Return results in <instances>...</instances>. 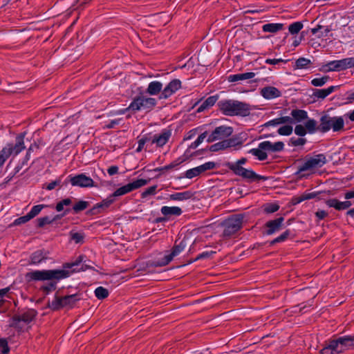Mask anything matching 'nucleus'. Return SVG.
<instances>
[{
  "label": "nucleus",
  "instance_id": "1",
  "mask_svg": "<svg viewBox=\"0 0 354 354\" xmlns=\"http://www.w3.org/2000/svg\"><path fill=\"white\" fill-rule=\"evenodd\" d=\"M69 276V270L65 269L34 270L26 274V278L28 281H49L47 284L40 288V290L42 291L45 295H48L51 292L55 290L58 281Z\"/></svg>",
  "mask_w": 354,
  "mask_h": 354
},
{
  "label": "nucleus",
  "instance_id": "2",
  "mask_svg": "<svg viewBox=\"0 0 354 354\" xmlns=\"http://www.w3.org/2000/svg\"><path fill=\"white\" fill-rule=\"evenodd\" d=\"M220 111L225 115L247 117L254 106L250 104L234 100H223L217 103Z\"/></svg>",
  "mask_w": 354,
  "mask_h": 354
},
{
  "label": "nucleus",
  "instance_id": "3",
  "mask_svg": "<svg viewBox=\"0 0 354 354\" xmlns=\"http://www.w3.org/2000/svg\"><path fill=\"white\" fill-rule=\"evenodd\" d=\"M354 346V337L346 335L326 342L320 350L321 354H339Z\"/></svg>",
  "mask_w": 354,
  "mask_h": 354
},
{
  "label": "nucleus",
  "instance_id": "4",
  "mask_svg": "<svg viewBox=\"0 0 354 354\" xmlns=\"http://www.w3.org/2000/svg\"><path fill=\"white\" fill-rule=\"evenodd\" d=\"M246 158H241L235 162H226L224 166L231 170L235 175L242 177L250 182L266 180L267 177L256 174L251 169L244 168L242 165L247 162Z\"/></svg>",
  "mask_w": 354,
  "mask_h": 354
},
{
  "label": "nucleus",
  "instance_id": "5",
  "mask_svg": "<svg viewBox=\"0 0 354 354\" xmlns=\"http://www.w3.org/2000/svg\"><path fill=\"white\" fill-rule=\"evenodd\" d=\"M25 133H20L16 137L15 143H9L0 151V169H1L6 160L11 156H17L26 147L24 145Z\"/></svg>",
  "mask_w": 354,
  "mask_h": 354
},
{
  "label": "nucleus",
  "instance_id": "6",
  "mask_svg": "<svg viewBox=\"0 0 354 354\" xmlns=\"http://www.w3.org/2000/svg\"><path fill=\"white\" fill-rule=\"evenodd\" d=\"M319 124L317 131L321 133H326L330 129L334 132L340 131L344 129V122L342 116L330 117L324 114L320 118Z\"/></svg>",
  "mask_w": 354,
  "mask_h": 354
},
{
  "label": "nucleus",
  "instance_id": "7",
  "mask_svg": "<svg viewBox=\"0 0 354 354\" xmlns=\"http://www.w3.org/2000/svg\"><path fill=\"white\" fill-rule=\"evenodd\" d=\"M80 299L77 294L66 295L64 297H59L57 294L55 299L48 303V307L53 310H58L64 307L73 308L77 301Z\"/></svg>",
  "mask_w": 354,
  "mask_h": 354
},
{
  "label": "nucleus",
  "instance_id": "8",
  "mask_svg": "<svg viewBox=\"0 0 354 354\" xmlns=\"http://www.w3.org/2000/svg\"><path fill=\"white\" fill-rule=\"evenodd\" d=\"M156 104L157 100L155 98L140 95L133 99L129 106V109H131V111L133 112H136L142 109L149 111L153 109Z\"/></svg>",
  "mask_w": 354,
  "mask_h": 354
},
{
  "label": "nucleus",
  "instance_id": "9",
  "mask_svg": "<svg viewBox=\"0 0 354 354\" xmlns=\"http://www.w3.org/2000/svg\"><path fill=\"white\" fill-rule=\"evenodd\" d=\"M243 218V214H234L225 220L223 223L224 226L223 237H230L236 233L242 227Z\"/></svg>",
  "mask_w": 354,
  "mask_h": 354
},
{
  "label": "nucleus",
  "instance_id": "10",
  "mask_svg": "<svg viewBox=\"0 0 354 354\" xmlns=\"http://www.w3.org/2000/svg\"><path fill=\"white\" fill-rule=\"evenodd\" d=\"M187 245L186 240L183 239L178 244L175 243L170 254L165 255L162 259L152 261L150 265L153 267H162L168 265L175 257L184 250Z\"/></svg>",
  "mask_w": 354,
  "mask_h": 354
},
{
  "label": "nucleus",
  "instance_id": "11",
  "mask_svg": "<svg viewBox=\"0 0 354 354\" xmlns=\"http://www.w3.org/2000/svg\"><path fill=\"white\" fill-rule=\"evenodd\" d=\"M70 183L72 186L79 187H92L95 186L93 180L84 174L75 176L69 175L63 182L64 184Z\"/></svg>",
  "mask_w": 354,
  "mask_h": 354
},
{
  "label": "nucleus",
  "instance_id": "12",
  "mask_svg": "<svg viewBox=\"0 0 354 354\" xmlns=\"http://www.w3.org/2000/svg\"><path fill=\"white\" fill-rule=\"evenodd\" d=\"M232 133L233 128L232 127L225 125L217 127L208 136L207 142L208 143H212L218 140H225V138L230 137Z\"/></svg>",
  "mask_w": 354,
  "mask_h": 354
},
{
  "label": "nucleus",
  "instance_id": "13",
  "mask_svg": "<svg viewBox=\"0 0 354 354\" xmlns=\"http://www.w3.org/2000/svg\"><path fill=\"white\" fill-rule=\"evenodd\" d=\"M148 180L138 179L132 183H129L122 187L118 188L112 194H111V196L113 198H114L115 197L125 195L135 189H137L148 184Z\"/></svg>",
  "mask_w": 354,
  "mask_h": 354
},
{
  "label": "nucleus",
  "instance_id": "14",
  "mask_svg": "<svg viewBox=\"0 0 354 354\" xmlns=\"http://www.w3.org/2000/svg\"><path fill=\"white\" fill-rule=\"evenodd\" d=\"M283 221L284 218L282 216L274 220L268 221L264 225L263 234L266 235H272L279 232L282 229Z\"/></svg>",
  "mask_w": 354,
  "mask_h": 354
},
{
  "label": "nucleus",
  "instance_id": "15",
  "mask_svg": "<svg viewBox=\"0 0 354 354\" xmlns=\"http://www.w3.org/2000/svg\"><path fill=\"white\" fill-rule=\"evenodd\" d=\"M114 201L115 198H113L110 195L102 202L95 204L92 208L88 209L86 214L88 216H94L104 212Z\"/></svg>",
  "mask_w": 354,
  "mask_h": 354
},
{
  "label": "nucleus",
  "instance_id": "16",
  "mask_svg": "<svg viewBox=\"0 0 354 354\" xmlns=\"http://www.w3.org/2000/svg\"><path fill=\"white\" fill-rule=\"evenodd\" d=\"M37 313L34 309H28L22 314H15L12 317V326L17 327L20 322L28 324L33 320Z\"/></svg>",
  "mask_w": 354,
  "mask_h": 354
},
{
  "label": "nucleus",
  "instance_id": "17",
  "mask_svg": "<svg viewBox=\"0 0 354 354\" xmlns=\"http://www.w3.org/2000/svg\"><path fill=\"white\" fill-rule=\"evenodd\" d=\"M171 136V131L164 129L160 133L151 136V145L155 144L157 147H162L165 145Z\"/></svg>",
  "mask_w": 354,
  "mask_h": 354
},
{
  "label": "nucleus",
  "instance_id": "18",
  "mask_svg": "<svg viewBox=\"0 0 354 354\" xmlns=\"http://www.w3.org/2000/svg\"><path fill=\"white\" fill-rule=\"evenodd\" d=\"M299 161H302V163L297 167V170L295 173V176L298 178H307L310 174L315 173L306 157L304 160H297L296 162Z\"/></svg>",
  "mask_w": 354,
  "mask_h": 354
},
{
  "label": "nucleus",
  "instance_id": "19",
  "mask_svg": "<svg viewBox=\"0 0 354 354\" xmlns=\"http://www.w3.org/2000/svg\"><path fill=\"white\" fill-rule=\"evenodd\" d=\"M181 87V82L178 79L171 80L162 91L159 95L160 100H165L171 96Z\"/></svg>",
  "mask_w": 354,
  "mask_h": 354
},
{
  "label": "nucleus",
  "instance_id": "20",
  "mask_svg": "<svg viewBox=\"0 0 354 354\" xmlns=\"http://www.w3.org/2000/svg\"><path fill=\"white\" fill-rule=\"evenodd\" d=\"M306 158L310 162L314 172H315L316 169L323 167L327 162L326 157L324 153H318L312 156L307 155Z\"/></svg>",
  "mask_w": 354,
  "mask_h": 354
},
{
  "label": "nucleus",
  "instance_id": "21",
  "mask_svg": "<svg viewBox=\"0 0 354 354\" xmlns=\"http://www.w3.org/2000/svg\"><path fill=\"white\" fill-rule=\"evenodd\" d=\"M84 256L80 255L79 256L76 260L72 263H64L63 266L64 269L68 270L73 268V270L70 272V274L75 272H80V271H84L86 269H93V268L87 264H82V266L78 268L77 266H80L81 263L83 262Z\"/></svg>",
  "mask_w": 354,
  "mask_h": 354
},
{
  "label": "nucleus",
  "instance_id": "22",
  "mask_svg": "<svg viewBox=\"0 0 354 354\" xmlns=\"http://www.w3.org/2000/svg\"><path fill=\"white\" fill-rule=\"evenodd\" d=\"M259 147L267 151L279 152L283 150L284 144L281 141L272 143L270 141H263L259 144Z\"/></svg>",
  "mask_w": 354,
  "mask_h": 354
},
{
  "label": "nucleus",
  "instance_id": "23",
  "mask_svg": "<svg viewBox=\"0 0 354 354\" xmlns=\"http://www.w3.org/2000/svg\"><path fill=\"white\" fill-rule=\"evenodd\" d=\"M261 95L267 100H271L279 97L281 95V92L274 86H266L261 90Z\"/></svg>",
  "mask_w": 354,
  "mask_h": 354
},
{
  "label": "nucleus",
  "instance_id": "24",
  "mask_svg": "<svg viewBox=\"0 0 354 354\" xmlns=\"http://www.w3.org/2000/svg\"><path fill=\"white\" fill-rule=\"evenodd\" d=\"M290 124L301 122L308 118V113L302 109H293L290 112Z\"/></svg>",
  "mask_w": 354,
  "mask_h": 354
},
{
  "label": "nucleus",
  "instance_id": "25",
  "mask_svg": "<svg viewBox=\"0 0 354 354\" xmlns=\"http://www.w3.org/2000/svg\"><path fill=\"white\" fill-rule=\"evenodd\" d=\"M326 205L330 207H334L337 210H344L349 208L352 203L349 201H339L336 198H332L326 201Z\"/></svg>",
  "mask_w": 354,
  "mask_h": 354
},
{
  "label": "nucleus",
  "instance_id": "26",
  "mask_svg": "<svg viewBox=\"0 0 354 354\" xmlns=\"http://www.w3.org/2000/svg\"><path fill=\"white\" fill-rule=\"evenodd\" d=\"M325 67L328 68L326 71H340L346 69L344 59L329 62L325 65Z\"/></svg>",
  "mask_w": 354,
  "mask_h": 354
},
{
  "label": "nucleus",
  "instance_id": "27",
  "mask_svg": "<svg viewBox=\"0 0 354 354\" xmlns=\"http://www.w3.org/2000/svg\"><path fill=\"white\" fill-rule=\"evenodd\" d=\"M338 87H339V86H330L326 89H318V88L314 89L313 93V96L317 99L324 100L328 95H329L330 93L334 92L335 91V89H337Z\"/></svg>",
  "mask_w": 354,
  "mask_h": 354
},
{
  "label": "nucleus",
  "instance_id": "28",
  "mask_svg": "<svg viewBox=\"0 0 354 354\" xmlns=\"http://www.w3.org/2000/svg\"><path fill=\"white\" fill-rule=\"evenodd\" d=\"M187 160V158L185 157V156H183L179 157L176 160H174L170 164H169L166 166H164V167H157V168L154 169L153 171H160V172H164L166 171H169V170L176 168L178 165H180V164H182Z\"/></svg>",
  "mask_w": 354,
  "mask_h": 354
},
{
  "label": "nucleus",
  "instance_id": "29",
  "mask_svg": "<svg viewBox=\"0 0 354 354\" xmlns=\"http://www.w3.org/2000/svg\"><path fill=\"white\" fill-rule=\"evenodd\" d=\"M162 91V84L158 81H153L149 84L145 92L150 95H160Z\"/></svg>",
  "mask_w": 354,
  "mask_h": 354
},
{
  "label": "nucleus",
  "instance_id": "30",
  "mask_svg": "<svg viewBox=\"0 0 354 354\" xmlns=\"http://www.w3.org/2000/svg\"><path fill=\"white\" fill-rule=\"evenodd\" d=\"M217 95H212L208 97L197 109V113H201L205 110L212 107L215 104L218 100Z\"/></svg>",
  "mask_w": 354,
  "mask_h": 354
},
{
  "label": "nucleus",
  "instance_id": "31",
  "mask_svg": "<svg viewBox=\"0 0 354 354\" xmlns=\"http://www.w3.org/2000/svg\"><path fill=\"white\" fill-rule=\"evenodd\" d=\"M194 194L191 191H185L183 192H177L169 196L170 200L172 201H185L192 198Z\"/></svg>",
  "mask_w": 354,
  "mask_h": 354
},
{
  "label": "nucleus",
  "instance_id": "32",
  "mask_svg": "<svg viewBox=\"0 0 354 354\" xmlns=\"http://www.w3.org/2000/svg\"><path fill=\"white\" fill-rule=\"evenodd\" d=\"M290 116H282L278 118L271 120L264 124V127H268L270 126H277L282 124H290Z\"/></svg>",
  "mask_w": 354,
  "mask_h": 354
},
{
  "label": "nucleus",
  "instance_id": "33",
  "mask_svg": "<svg viewBox=\"0 0 354 354\" xmlns=\"http://www.w3.org/2000/svg\"><path fill=\"white\" fill-rule=\"evenodd\" d=\"M283 28V24L279 23H270L266 24L262 26V30L266 32L275 33L279 30H281Z\"/></svg>",
  "mask_w": 354,
  "mask_h": 354
},
{
  "label": "nucleus",
  "instance_id": "34",
  "mask_svg": "<svg viewBox=\"0 0 354 354\" xmlns=\"http://www.w3.org/2000/svg\"><path fill=\"white\" fill-rule=\"evenodd\" d=\"M161 213L165 216L171 215L180 216L182 214V209L178 207L163 206L161 208Z\"/></svg>",
  "mask_w": 354,
  "mask_h": 354
},
{
  "label": "nucleus",
  "instance_id": "35",
  "mask_svg": "<svg viewBox=\"0 0 354 354\" xmlns=\"http://www.w3.org/2000/svg\"><path fill=\"white\" fill-rule=\"evenodd\" d=\"M255 76V73L253 72H248L245 73H238L235 75H230L229 77L230 82H237L242 81L245 80L252 79Z\"/></svg>",
  "mask_w": 354,
  "mask_h": 354
},
{
  "label": "nucleus",
  "instance_id": "36",
  "mask_svg": "<svg viewBox=\"0 0 354 354\" xmlns=\"http://www.w3.org/2000/svg\"><path fill=\"white\" fill-rule=\"evenodd\" d=\"M331 28L330 26H324L322 25H317V27L311 29V32L313 35H317L318 38H321L322 37H326L328 33L331 31Z\"/></svg>",
  "mask_w": 354,
  "mask_h": 354
},
{
  "label": "nucleus",
  "instance_id": "37",
  "mask_svg": "<svg viewBox=\"0 0 354 354\" xmlns=\"http://www.w3.org/2000/svg\"><path fill=\"white\" fill-rule=\"evenodd\" d=\"M45 259L46 257L44 252L42 250H37L31 254L30 264H38Z\"/></svg>",
  "mask_w": 354,
  "mask_h": 354
},
{
  "label": "nucleus",
  "instance_id": "38",
  "mask_svg": "<svg viewBox=\"0 0 354 354\" xmlns=\"http://www.w3.org/2000/svg\"><path fill=\"white\" fill-rule=\"evenodd\" d=\"M267 151L260 147L257 149H252L248 152L256 156L259 160H266L268 158Z\"/></svg>",
  "mask_w": 354,
  "mask_h": 354
},
{
  "label": "nucleus",
  "instance_id": "39",
  "mask_svg": "<svg viewBox=\"0 0 354 354\" xmlns=\"http://www.w3.org/2000/svg\"><path fill=\"white\" fill-rule=\"evenodd\" d=\"M89 205V203L85 201H78L72 207L74 214H78L86 209Z\"/></svg>",
  "mask_w": 354,
  "mask_h": 354
},
{
  "label": "nucleus",
  "instance_id": "40",
  "mask_svg": "<svg viewBox=\"0 0 354 354\" xmlns=\"http://www.w3.org/2000/svg\"><path fill=\"white\" fill-rule=\"evenodd\" d=\"M63 177H64V176H60L59 177H58L55 180H53V181L50 182V183H48L46 186L45 188L47 190H52V189H55L57 186L59 187V188H61L63 186L66 185L67 184H64L63 183V182L64 181V180H63Z\"/></svg>",
  "mask_w": 354,
  "mask_h": 354
},
{
  "label": "nucleus",
  "instance_id": "41",
  "mask_svg": "<svg viewBox=\"0 0 354 354\" xmlns=\"http://www.w3.org/2000/svg\"><path fill=\"white\" fill-rule=\"evenodd\" d=\"M202 174L200 167H196L187 170L184 174V177L192 179L194 177L198 176Z\"/></svg>",
  "mask_w": 354,
  "mask_h": 354
},
{
  "label": "nucleus",
  "instance_id": "42",
  "mask_svg": "<svg viewBox=\"0 0 354 354\" xmlns=\"http://www.w3.org/2000/svg\"><path fill=\"white\" fill-rule=\"evenodd\" d=\"M304 26L302 22L296 21L289 25L288 30L291 35L297 34L302 28Z\"/></svg>",
  "mask_w": 354,
  "mask_h": 354
},
{
  "label": "nucleus",
  "instance_id": "43",
  "mask_svg": "<svg viewBox=\"0 0 354 354\" xmlns=\"http://www.w3.org/2000/svg\"><path fill=\"white\" fill-rule=\"evenodd\" d=\"M305 128L307 132L313 133L317 131V122L314 119H309L305 122Z\"/></svg>",
  "mask_w": 354,
  "mask_h": 354
},
{
  "label": "nucleus",
  "instance_id": "44",
  "mask_svg": "<svg viewBox=\"0 0 354 354\" xmlns=\"http://www.w3.org/2000/svg\"><path fill=\"white\" fill-rule=\"evenodd\" d=\"M95 295L98 299H104L109 296V291L105 288L100 286L95 290Z\"/></svg>",
  "mask_w": 354,
  "mask_h": 354
},
{
  "label": "nucleus",
  "instance_id": "45",
  "mask_svg": "<svg viewBox=\"0 0 354 354\" xmlns=\"http://www.w3.org/2000/svg\"><path fill=\"white\" fill-rule=\"evenodd\" d=\"M311 64L310 59L300 57L295 62V66L297 68H307Z\"/></svg>",
  "mask_w": 354,
  "mask_h": 354
},
{
  "label": "nucleus",
  "instance_id": "46",
  "mask_svg": "<svg viewBox=\"0 0 354 354\" xmlns=\"http://www.w3.org/2000/svg\"><path fill=\"white\" fill-rule=\"evenodd\" d=\"M293 131L292 126L290 124L279 127L277 130V133L281 136H290L292 134Z\"/></svg>",
  "mask_w": 354,
  "mask_h": 354
},
{
  "label": "nucleus",
  "instance_id": "47",
  "mask_svg": "<svg viewBox=\"0 0 354 354\" xmlns=\"http://www.w3.org/2000/svg\"><path fill=\"white\" fill-rule=\"evenodd\" d=\"M290 230H286L284 232H283L280 236H279L278 237L275 238L274 239H273L271 242H270V245H273L276 243H281V242H283L285 241L288 238V236H290Z\"/></svg>",
  "mask_w": 354,
  "mask_h": 354
},
{
  "label": "nucleus",
  "instance_id": "48",
  "mask_svg": "<svg viewBox=\"0 0 354 354\" xmlns=\"http://www.w3.org/2000/svg\"><path fill=\"white\" fill-rule=\"evenodd\" d=\"M227 149V146L225 145V140H223L221 142H218L217 143L212 145L209 147V151H213V152H216V151H218L220 150H224V149Z\"/></svg>",
  "mask_w": 354,
  "mask_h": 354
},
{
  "label": "nucleus",
  "instance_id": "49",
  "mask_svg": "<svg viewBox=\"0 0 354 354\" xmlns=\"http://www.w3.org/2000/svg\"><path fill=\"white\" fill-rule=\"evenodd\" d=\"M149 142L151 143V135L142 136V138L138 140V146L136 151L138 152L141 151L144 147V145Z\"/></svg>",
  "mask_w": 354,
  "mask_h": 354
},
{
  "label": "nucleus",
  "instance_id": "50",
  "mask_svg": "<svg viewBox=\"0 0 354 354\" xmlns=\"http://www.w3.org/2000/svg\"><path fill=\"white\" fill-rule=\"evenodd\" d=\"M329 79L330 77L327 75L319 78H314L311 80V84L314 86H322L328 82Z\"/></svg>",
  "mask_w": 354,
  "mask_h": 354
},
{
  "label": "nucleus",
  "instance_id": "51",
  "mask_svg": "<svg viewBox=\"0 0 354 354\" xmlns=\"http://www.w3.org/2000/svg\"><path fill=\"white\" fill-rule=\"evenodd\" d=\"M307 140L306 138H291L289 140V145L297 147V146H303L306 143Z\"/></svg>",
  "mask_w": 354,
  "mask_h": 354
},
{
  "label": "nucleus",
  "instance_id": "52",
  "mask_svg": "<svg viewBox=\"0 0 354 354\" xmlns=\"http://www.w3.org/2000/svg\"><path fill=\"white\" fill-rule=\"evenodd\" d=\"M263 208L266 213L271 214L278 211L279 205L276 203H267L264 205Z\"/></svg>",
  "mask_w": 354,
  "mask_h": 354
},
{
  "label": "nucleus",
  "instance_id": "53",
  "mask_svg": "<svg viewBox=\"0 0 354 354\" xmlns=\"http://www.w3.org/2000/svg\"><path fill=\"white\" fill-rule=\"evenodd\" d=\"M46 205H37L32 207L31 210L28 213L29 216L31 218H34L37 215L39 214V212L41 211V209L45 207Z\"/></svg>",
  "mask_w": 354,
  "mask_h": 354
},
{
  "label": "nucleus",
  "instance_id": "54",
  "mask_svg": "<svg viewBox=\"0 0 354 354\" xmlns=\"http://www.w3.org/2000/svg\"><path fill=\"white\" fill-rule=\"evenodd\" d=\"M0 354H8L10 348L8 344V341L5 338L0 339Z\"/></svg>",
  "mask_w": 354,
  "mask_h": 354
},
{
  "label": "nucleus",
  "instance_id": "55",
  "mask_svg": "<svg viewBox=\"0 0 354 354\" xmlns=\"http://www.w3.org/2000/svg\"><path fill=\"white\" fill-rule=\"evenodd\" d=\"M225 142L227 146V149L232 147L241 146L242 142L239 141L237 138H229L225 139Z\"/></svg>",
  "mask_w": 354,
  "mask_h": 354
},
{
  "label": "nucleus",
  "instance_id": "56",
  "mask_svg": "<svg viewBox=\"0 0 354 354\" xmlns=\"http://www.w3.org/2000/svg\"><path fill=\"white\" fill-rule=\"evenodd\" d=\"M53 223V220L51 218L46 216L37 219V227H43L46 224H50Z\"/></svg>",
  "mask_w": 354,
  "mask_h": 354
},
{
  "label": "nucleus",
  "instance_id": "57",
  "mask_svg": "<svg viewBox=\"0 0 354 354\" xmlns=\"http://www.w3.org/2000/svg\"><path fill=\"white\" fill-rule=\"evenodd\" d=\"M35 149H39V145H37L36 142H34V143L31 144L30 147L28 149L26 155V156L24 158V160L23 161V164H26L27 163V162L30 159V153L32 151H33Z\"/></svg>",
  "mask_w": 354,
  "mask_h": 354
},
{
  "label": "nucleus",
  "instance_id": "58",
  "mask_svg": "<svg viewBox=\"0 0 354 354\" xmlns=\"http://www.w3.org/2000/svg\"><path fill=\"white\" fill-rule=\"evenodd\" d=\"M157 187V185H153L146 189L141 194L142 198H146L148 196L156 194Z\"/></svg>",
  "mask_w": 354,
  "mask_h": 354
},
{
  "label": "nucleus",
  "instance_id": "59",
  "mask_svg": "<svg viewBox=\"0 0 354 354\" xmlns=\"http://www.w3.org/2000/svg\"><path fill=\"white\" fill-rule=\"evenodd\" d=\"M295 133L299 136L303 137L307 133V131L304 126L301 124H297L295 127Z\"/></svg>",
  "mask_w": 354,
  "mask_h": 354
},
{
  "label": "nucleus",
  "instance_id": "60",
  "mask_svg": "<svg viewBox=\"0 0 354 354\" xmlns=\"http://www.w3.org/2000/svg\"><path fill=\"white\" fill-rule=\"evenodd\" d=\"M202 173L213 169L216 167V163L214 162H207L199 166Z\"/></svg>",
  "mask_w": 354,
  "mask_h": 354
},
{
  "label": "nucleus",
  "instance_id": "61",
  "mask_svg": "<svg viewBox=\"0 0 354 354\" xmlns=\"http://www.w3.org/2000/svg\"><path fill=\"white\" fill-rule=\"evenodd\" d=\"M31 219V218L29 216V215L27 214L25 216H21L14 221V225H19L23 223H25L28 221H29Z\"/></svg>",
  "mask_w": 354,
  "mask_h": 354
},
{
  "label": "nucleus",
  "instance_id": "62",
  "mask_svg": "<svg viewBox=\"0 0 354 354\" xmlns=\"http://www.w3.org/2000/svg\"><path fill=\"white\" fill-rule=\"evenodd\" d=\"M317 193H315V192L304 193V194L301 195V196L300 197V199L298 201V202H301L305 200H309V199L314 198L317 196Z\"/></svg>",
  "mask_w": 354,
  "mask_h": 354
},
{
  "label": "nucleus",
  "instance_id": "63",
  "mask_svg": "<svg viewBox=\"0 0 354 354\" xmlns=\"http://www.w3.org/2000/svg\"><path fill=\"white\" fill-rule=\"evenodd\" d=\"M71 239L73 240L76 243H80L84 239L83 234L79 232H71Z\"/></svg>",
  "mask_w": 354,
  "mask_h": 354
},
{
  "label": "nucleus",
  "instance_id": "64",
  "mask_svg": "<svg viewBox=\"0 0 354 354\" xmlns=\"http://www.w3.org/2000/svg\"><path fill=\"white\" fill-rule=\"evenodd\" d=\"M200 127H197L189 131L186 136H185L184 140H191L196 135Z\"/></svg>",
  "mask_w": 354,
  "mask_h": 354
}]
</instances>
